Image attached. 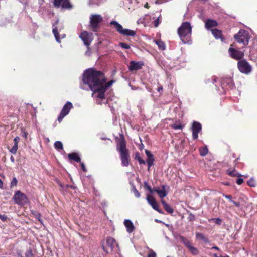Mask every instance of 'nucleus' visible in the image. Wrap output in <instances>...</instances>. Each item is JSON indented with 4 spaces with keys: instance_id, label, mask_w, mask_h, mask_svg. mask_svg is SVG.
Listing matches in <instances>:
<instances>
[{
    "instance_id": "59",
    "label": "nucleus",
    "mask_w": 257,
    "mask_h": 257,
    "mask_svg": "<svg viewBox=\"0 0 257 257\" xmlns=\"http://www.w3.org/2000/svg\"><path fill=\"white\" fill-rule=\"evenodd\" d=\"M59 185L62 188H64L65 187H66V186H64L63 184H62L61 183H59Z\"/></svg>"
},
{
    "instance_id": "35",
    "label": "nucleus",
    "mask_w": 257,
    "mask_h": 257,
    "mask_svg": "<svg viewBox=\"0 0 257 257\" xmlns=\"http://www.w3.org/2000/svg\"><path fill=\"white\" fill-rule=\"evenodd\" d=\"M18 181L16 178L14 177L11 182L10 188H13L14 186H16L17 185Z\"/></svg>"
},
{
    "instance_id": "10",
    "label": "nucleus",
    "mask_w": 257,
    "mask_h": 257,
    "mask_svg": "<svg viewBox=\"0 0 257 257\" xmlns=\"http://www.w3.org/2000/svg\"><path fill=\"white\" fill-rule=\"evenodd\" d=\"M53 5L56 8L61 7L64 9H71L73 7L69 0H53Z\"/></svg>"
},
{
    "instance_id": "21",
    "label": "nucleus",
    "mask_w": 257,
    "mask_h": 257,
    "mask_svg": "<svg viewBox=\"0 0 257 257\" xmlns=\"http://www.w3.org/2000/svg\"><path fill=\"white\" fill-rule=\"evenodd\" d=\"M161 203L163 205L164 209L168 213L171 214L174 212L172 207L168 204L164 200H161Z\"/></svg>"
},
{
    "instance_id": "57",
    "label": "nucleus",
    "mask_w": 257,
    "mask_h": 257,
    "mask_svg": "<svg viewBox=\"0 0 257 257\" xmlns=\"http://www.w3.org/2000/svg\"><path fill=\"white\" fill-rule=\"evenodd\" d=\"M10 159H11V161L13 163H14V162H15V158H14V157L13 156H11Z\"/></svg>"
},
{
    "instance_id": "24",
    "label": "nucleus",
    "mask_w": 257,
    "mask_h": 257,
    "mask_svg": "<svg viewBox=\"0 0 257 257\" xmlns=\"http://www.w3.org/2000/svg\"><path fill=\"white\" fill-rule=\"evenodd\" d=\"M157 193L159 195L161 198L165 197L167 195L165 186H162V189H159L158 191H157Z\"/></svg>"
},
{
    "instance_id": "64",
    "label": "nucleus",
    "mask_w": 257,
    "mask_h": 257,
    "mask_svg": "<svg viewBox=\"0 0 257 257\" xmlns=\"http://www.w3.org/2000/svg\"><path fill=\"white\" fill-rule=\"evenodd\" d=\"M222 257H229V256L228 255H226V256H222Z\"/></svg>"
},
{
    "instance_id": "12",
    "label": "nucleus",
    "mask_w": 257,
    "mask_h": 257,
    "mask_svg": "<svg viewBox=\"0 0 257 257\" xmlns=\"http://www.w3.org/2000/svg\"><path fill=\"white\" fill-rule=\"evenodd\" d=\"M93 34L92 33H89L87 31H83L80 35L79 37L83 41L84 45L87 46L90 45V43L92 41V38Z\"/></svg>"
},
{
    "instance_id": "22",
    "label": "nucleus",
    "mask_w": 257,
    "mask_h": 257,
    "mask_svg": "<svg viewBox=\"0 0 257 257\" xmlns=\"http://www.w3.org/2000/svg\"><path fill=\"white\" fill-rule=\"evenodd\" d=\"M68 157L70 160H73L76 162H80L81 158L76 153H70L68 155Z\"/></svg>"
},
{
    "instance_id": "7",
    "label": "nucleus",
    "mask_w": 257,
    "mask_h": 257,
    "mask_svg": "<svg viewBox=\"0 0 257 257\" xmlns=\"http://www.w3.org/2000/svg\"><path fill=\"white\" fill-rule=\"evenodd\" d=\"M15 204L19 205H24L27 204L28 199L26 195L20 191H17L13 197Z\"/></svg>"
},
{
    "instance_id": "26",
    "label": "nucleus",
    "mask_w": 257,
    "mask_h": 257,
    "mask_svg": "<svg viewBox=\"0 0 257 257\" xmlns=\"http://www.w3.org/2000/svg\"><path fill=\"white\" fill-rule=\"evenodd\" d=\"M188 249L193 255H197L199 253L198 249L192 245Z\"/></svg>"
},
{
    "instance_id": "52",
    "label": "nucleus",
    "mask_w": 257,
    "mask_h": 257,
    "mask_svg": "<svg viewBox=\"0 0 257 257\" xmlns=\"http://www.w3.org/2000/svg\"><path fill=\"white\" fill-rule=\"evenodd\" d=\"M223 196H224L226 198L229 199L230 201V200H232V196L230 195H223Z\"/></svg>"
},
{
    "instance_id": "16",
    "label": "nucleus",
    "mask_w": 257,
    "mask_h": 257,
    "mask_svg": "<svg viewBox=\"0 0 257 257\" xmlns=\"http://www.w3.org/2000/svg\"><path fill=\"white\" fill-rule=\"evenodd\" d=\"M143 65V63L142 62H136L134 61H131L130 63L129 70L131 71L139 70L142 68Z\"/></svg>"
},
{
    "instance_id": "19",
    "label": "nucleus",
    "mask_w": 257,
    "mask_h": 257,
    "mask_svg": "<svg viewBox=\"0 0 257 257\" xmlns=\"http://www.w3.org/2000/svg\"><path fill=\"white\" fill-rule=\"evenodd\" d=\"M59 22V20H57L55 23L53 25V33L54 35V36L55 37L56 40L58 42H60V38H59V35L58 31V29L57 27L55 26L56 24H58Z\"/></svg>"
},
{
    "instance_id": "13",
    "label": "nucleus",
    "mask_w": 257,
    "mask_h": 257,
    "mask_svg": "<svg viewBox=\"0 0 257 257\" xmlns=\"http://www.w3.org/2000/svg\"><path fill=\"white\" fill-rule=\"evenodd\" d=\"M202 127L201 124L197 121H194L192 123V137L194 139H197L198 133L201 130Z\"/></svg>"
},
{
    "instance_id": "44",
    "label": "nucleus",
    "mask_w": 257,
    "mask_h": 257,
    "mask_svg": "<svg viewBox=\"0 0 257 257\" xmlns=\"http://www.w3.org/2000/svg\"><path fill=\"white\" fill-rule=\"evenodd\" d=\"M145 187L151 193H153V190L151 186L148 185L147 183H145Z\"/></svg>"
},
{
    "instance_id": "9",
    "label": "nucleus",
    "mask_w": 257,
    "mask_h": 257,
    "mask_svg": "<svg viewBox=\"0 0 257 257\" xmlns=\"http://www.w3.org/2000/svg\"><path fill=\"white\" fill-rule=\"evenodd\" d=\"M116 247H118V245L115 239L111 237H108L106 239V246H103V249L106 253H109L113 251Z\"/></svg>"
},
{
    "instance_id": "38",
    "label": "nucleus",
    "mask_w": 257,
    "mask_h": 257,
    "mask_svg": "<svg viewBox=\"0 0 257 257\" xmlns=\"http://www.w3.org/2000/svg\"><path fill=\"white\" fill-rule=\"evenodd\" d=\"M247 184L250 187H254L255 186V182L253 179H250L247 181Z\"/></svg>"
},
{
    "instance_id": "37",
    "label": "nucleus",
    "mask_w": 257,
    "mask_h": 257,
    "mask_svg": "<svg viewBox=\"0 0 257 257\" xmlns=\"http://www.w3.org/2000/svg\"><path fill=\"white\" fill-rule=\"evenodd\" d=\"M119 46L122 48L125 49H128L130 48V46L129 45H128L125 43H123V42L119 43Z\"/></svg>"
},
{
    "instance_id": "53",
    "label": "nucleus",
    "mask_w": 257,
    "mask_h": 257,
    "mask_svg": "<svg viewBox=\"0 0 257 257\" xmlns=\"http://www.w3.org/2000/svg\"><path fill=\"white\" fill-rule=\"evenodd\" d=\"M19 141H20V138L18 136L16 137L14 139V142L19 143Z\"/></svg>"
},
{
    "instance_id": "8",
    "label": "nucleus",
    "mask_w": 257,
    "mask_h": 257,
    "mask_svg": "<svg viewBox=\"0 0 257 257\" xmlns=\"http://www.w3.org/2000/svg\"><path fill=\"white\" fill-rule=\"evenodd\" d=\"M237 66L239 70L244 74H248L250 73L252 70L251 65L245 59L238 61Z\"/></svg>"
},
{
    "instance_id": "25",
    "label": "nucleus",
    "mask_w": 257,
    "mask_h": 257,
    "mask_svg": "<svg viewBox=\"0 0 257 257\" xmlns=\"http://www.w3.org/2000/svg\"><path fill=\"white\" fill-rule=\"evenodd\" d=\"M180 239H181V241L183 242V243L184 244V245L187 248H188L191 245V244L190 243L188 239H187L185 238H184V237L181 236L180 237Z\"/></svg>"
},
{
    "instance_id": "60",
    "label": "nucleus",
    "mask_w": 257,
    "mask_h": 257,
    "mask_svg": "<svg viewBox=\"0 0 257 257\" xmlns=\"http://www.w3.org/2000/svg\"><path fill=\"white\" fill-rule=\"evenodd\" d=\"M212 81H213V83H214L215 82H216V78H214V77H213V78H212Z\"/></svg>"
},
{
    "instance_id": "43",
    "label": "nucleus",
    "mask_w": 257,
    "mask_h": 257,
    "mask_svg": "<svg viewBox=\"0 0 257 257\" xmlns=\"http://www.w3.org/2000/svg\"><path fill=\"white\" fill-rule=\"evenodd\" d=\"M26 257H33V254L31 250L29 249L25 253Z\"/></svg>"
},
{
    "instance_id": "29",
    "label": "nucleus",
    "mask_w": 257,
    "mask_h": 257,
    "mask_svg": "<svg viewBox=\"0 0 257 257\" xmlns=\"http://www.w3.org/2000/svg\"><path fill=\"white\" fill-rule=\"evenodd\" d=\"M18 143L14 142V145L12 148L10 150V152L13 154H15L18 150Z\"/></svg>"
},
{
    "instance_id": "36",
    "label": "nucleus",
    "mask_w": 257,
    "mask_h": 257,
    "mask_svg": "<svg viewBox=\"0 0 257 257\" xmlns=\"http://www.w3.org/2000/svg\"><path fill=\"white\" fill-rule=\"evenodd\" d=\"M32 213L33 215L37 218L39 221H41V214L37 212L36 211H32Z\"/></svg>"
},
{
    "instance_id": "62",
    "label": "nucleus",
    "mask_w": 257,
    "mask_h": 257,
    "mask_svg": "<svg viewBox=\"0 0 257 257\" xmlns=\"http://www.w3.org/2000/svg\"><path fill=\"white\" fill-rule=\"evenodd\" d=\"M145 7H146V8H148V3H146V4H145Z\"/></svg>"
},
{
    "instance_id": "15",
    "label": "nucleus",
    "mask_w": 257,
    "mask_h": 257,
    "mask_svg": "<svg viewBox=\"0 0 257 257\" xmlns=\"http://www.w3.org/2000/svg\"><path fill=\"white\" fill-rule=\"evenodd\" d=\"M147 200L148 203L152 206V207L154 210H156L159 213H162V211L158 208L155 199L153 196L150 195H148L147 196Z\"/></svg>"
},
{
    "instance_id": "32",
    "label": "nucleus",
    "mask_w": 257,
    "mask_h": 257,
    "mask_svg": "<svg viewBox=\"0 0 257 257\" xmlns=\"http://www.w3.org/2000/svg\"><path fill=\"white\" fill-rule=\"evenodd\" d=\"M54 147L57 150L63 149V144L60 141H56L54 143Z\"/></svg>"
},
{
    "instance_id": "17",
    "label": "nucleus",
    "mask_w": 257,
    "mask_h": 257,
    "mask_svg": "<svg viewBox=\"0 0 257 257\" xmlns=\"http://www.w3.org/2000/svg\"><path fill=\"white\" fill-rule=\"evenodd\" d=\"M124 225L126 227L127 231L128 233L132 232L135 229V227L133 222L129 219H126L124 220Z\"/></svg>"
},
{
    "instance_id": "2",
    "label": "nucleus",
    "mask_w": 257,
    "mask_h": 257,
    "mask_svg": "<svg viewBox=\"0 0 257 257\" xmlns=\"http://www.w3.org/2000/svg\"><path fill=\"white\" fill-rule=\"evenodd\" d=\"M116 150L119 153L122 165L128 166L129 165L130 154L126 148V143L124 137L120 138L116 143Z\"/></svg>"
},
{
    "instance_id": "30",
    "label": "nucleus",
    "mask_w": 257,
    "mask_h": 257,
    "mask_svg": "<svg viewBox=\"0 0 257 257\" xmlns=\"http://www.w3.org/2000/svg\"><path fill=\"white\" fill-rule=\"evenodd\" d=\"M196 236L197 239H201L205 242H208V239L202 233H197Z\"/></svg>"
},
{
    "instance_id": "18",
    "label": "nucleus",
    "mask_w": 257,
    "mask_h": 257,
    "mask_svg": "<svg viewBox=\"0 0 257 257\" xmlns=\"http://www.w3.org/2000/svg\"><path fill=\"white\" fill-rule=\"evenodd\" d=\"M72 107V104L70 102H67L62 108L61 112L67 115L69 113V111Z\"/></svg>"
},
{
    "instance_id": "51",
    "label": "nucleus",
    "mask_w": 257,
    "mask_h": 257,
    "mask_svg": "<svg viewBox=\"0 0 257 257\" xmlns=\"http://www.w3.org/2000/svg\"><path fill=\"white\" fill-rule=\"evenodd\" d=\"M80 165H81V168L83 170V171L84 172H86L87 171V170L85 168L84 164L83 163H81Z\"/></svg>"
},
{
    "instance_id": "6",
    "label": "nucleus",
    "mask_w": 257,
    "mask_h": 257,
    "mask_svg": "<svg viewBox=\"0 0 257 257\" xmlns=\"http://www.w3.org/2000/svg\"><path fill=\"white\" fill-rule=\"evenodd\" d=\"M234 38L238 43H242L246 46L248 44L250 37L246 31L240 30L238 33L234 35Z\"/></svg>"
},
{
    "instance_id": "46",
    "label": "nucleus",
    "mask_w": 257,
    "mask_h": 257,
    "mask_svg": "<svg viewBox=\"0 0 257 257\" xmlns=\"http://www.w3.org/2000/svg\"><path fill=\"white\" fill-rule=\"evenodd\" d=\"M8 219V217L7 216L5 215V214H3V215H1L0 214V219L3 221H6Z\"/></svg>"
},
{
    "instance_id": "49",
    "label": "nucleus",
    "mask_w": 257,
    "mask_h": 257,
    "mask_svg": "<svg viewBox=\"0 0 257 257\" xmlns=\"http://www.w3.org/2000/svg\"><path fill=\"white\" fill-rule=\"evenodd\" d=\"M230 202L237 207H239L240 205L239 202L234 201L232 200H230Z\"/></svg>"
},
{
    "instance_id": "33",
    "label": "nucleus",
    "mask_w": 257,
    "mask_h": 257,
    "mask_svg": "<svg viewBox=\"0 0 257 257\" xmlns=\"http://www.w3.org/2000/svg\"><path fill=\"white\" fill-rule=\"evenodd\" d=\"M154 161V157H151V158H148V159L147 160V165L148 166V170H149L151 166L153 165Z\"/></svg>"
},
{
    "instance_id": "55",
    "label": "nucleus",
    "mask_w": 257,
    "mask_h": 257,
    "mask_svg": "<svg viewBox=\"0 0 257 257\" xmlns=\"http://www.w3.org/2000/svg\"><path fill=\"white\" fill-rule=\"evenodd\" d=\"M159 189L158 188H154L152 189L153 193V192H156L157 193V191H158Z\"/></svg>"
},
{
    "instance_id": "47",
    "label": "nucleus",
    "mask_w": 257,
    "mask_h": 257,
    "mask_svg": "<svg viewBox=\"0 0 257 257\" xmlns=\"http://www.w3.org/2000/svg\"><path fill=\"white\" fill-rule=\"evenodd\" d=\"M243 179H242L241 178H238L236 180V183L238 185H241L243 183Z\"/></svg>"
},
{
    "instance_id": "27",
    "label": "nucleus",
    "mask_w": 257,
    "mask_h": 257,
    "mask_svg": "<svg viewBox=\"0 0 257 257\" xmlns=\"http://www.w3.org/2000/svg\"><path fill=\"white\" fill-rule=\"evenodd\" d=\"M135 159L138 160L140 164H145L146 162L143 160L139 156V153L137 152L135 155Z\"/></svg>"
},
{
    "instance_id": "28",
    "label": "nucleus",
    "mask_w": 257,
    "mask_h": 257,
    "mask_svg": "<svg viewBox=\"0 0 257 257\" xmlns=\"http://www.w3.org/2000/svg\"><path fill=\"white\" fill-rule=\"evenodd\" d=\"M156 44L158 45L159 48L161 50H164L165 46L163 42L161 40H157L156 41Z\"/></svg>"
},
{
    "instance_id": "3",
    "label": "nucleus",
    "mask_w": 257,
    "mask_h": 257,
    "mask_svg": "<svg viewBox=\"0 0 257 257\" xmlns=\"http://www.w3.org/2000/svg\"><path fill=\"white\" fill-rule=\"evenodd\" d=\"M192 27L188 22H183L178 29V34L183 44H191Z\"/></svg>"
},
{
    "instance_id": "31",
    "label": "nucleus",
    "mask_w": 257,
    "mask_h": 257,
    "mask_svg": "<svg viewBox=\"0 0 257 257\" xmlns=\"http://www.w3.org/2000/svg\"><path fill=\"white\" fill-rule=\"evenodd\" d=\"M208 152V150L206 147H203L200 149V154L202 156H205Z\"/></svg>"
},
{
    "instance_id": "41",
    "label": "nucleus",
    "mask_w": 257,
    "mask_h": 257,
    "mask_svg": "<svg viewBox=\"0 0 257 257\" xmlns=\"http://www.w3.org/2000/svg\"><path fill=\"white\" fill-rule=\"evenodd\" d=\"M66 116L65 114H64V113H62V112H60V115H59L58 117V121L59 122H61V121L62 120L63 118L65 116Z\"/></svg>"
},
{
    "instance_id": "23",
    "label": "nucleus",
    "mask_w": 257,
    "mask_h": 257,
    "mask_svg": "<svg viewBox=\"0 0 257 257\" xmlns=\"http://www.w3.org/2000/svg\"><path fill=\"white\" fill-rule=\"evenodd\" d=\"M212 34L216 39L221 38L222 32L217 29H213L211 30Z\"/></svg>"
},
{
    "instance_id": "34",
    "label": "nucleus",
    "mask_w": 257,
    "mask_h": 257,
    "mask_svg": "<svg viewBox=\"0 0 257 257\" xmlns=\"http://www.w3.org/2000/svg\"><path fill=\"white\" fill-rule=\"evenodd\" d=\"M132 190L134 192L136 197L139 198L140 197V194L139 192L137 190V189L136 188L135 186L134 185H133L132 186Z\"/></svg>"
},
{
    "instance_id": "4",
    "label": "nucleus",
    "mask_w": 257,
    "mask_h": 257,
    "mask_svg": "<svg viewBox=\"0 0 257 257\" xmlns=\"http://www.w3.org/2000/svg\"><path fill=\"white\" fill-rule=\"evenodd\" d=\"M103 21V17L99 14H91L90 16L89 27L93 32H97Z\"/></svg>"
},
{
    "instance_id": "11",
    "label": "nucleus",
    "mask_w": 257,
    "mask_h": 257,
    "mask_svg": "<svg viewBox=\"0 0 257 257\" xmlns=\"http://www.w3.org/2000/svg\"><path fill=\"white\" fill-rule=\"evenodd\" d=\"M230 56L236 60H241V59L244 57V52L236 50L233 48H229L228 50Z\"/></svg>"
},
{
    "instance_id": "58",
    "label": "nucleus",
    "mask_w": 257,
    "mask_h": 257,
    "mask_svg": "<svg viewBox=\"0 0 257 257\" xmlns=\"http://www.w3.org/2000/svg\"><path fill=\"white\" fill-rule=\"evenodd\" d=\"M212 249H215V250H219V248L217 247V246H213L211 248Z\"/></svg>"
},
{
    "instance_id": "63",
    "label": "nucleus",
    "mask_w": 257,
    "mask_h": 257,
    "mask_svg": "<svg viewBox=\"0 0 257 257\" xmlns=\"http://www.w3.org/2000/svg\"><path fill=\"white\" fill-rule=\"evenodd\" d=\"M155 221H156V222H161V221H159V220H157V219H156V220H155Z\"/></svg>"
},
{
    "instance_id": "1",
    "label": "nucleus",
    "mask_w": 257,
    "mask_h": 257,
    "mask_svg": "<svg viewBox=\"0 0 257 257\" xmlns=\"http://www.w3.org/2000/svg\"><path fill=\"white\" fill-rule=\"evenodd\" d=\"M83 82L93 92L92 96L96 97L100 90H104L102 84L104 82V75L101 71L88 69L83 74Z\"/></svg>"
},
{
    "instance_id": "45",
    "label": "nucleus",
    "mask_w": 257,
    "mask_h": 257,
    "mask_svg": "<svg viewBox=\"0 0 257 257\" xmlns=\"http://www.w3.org/2000/svg\"><path fill=\"white\" fill-rule=\"evenodd\" d=\"M145 153L148 158H151V157H153V155L151 153V152L149 151H148L147 150H145Z\"/></svg>"
},
{
    "instance_id": "61",
    "label": "nucleus",
    "mask_w": 257,
    "mask_h": 257,
    "mask_svg": "<svg viewBox=\"0 0 257 257\" xmlns=\"http://www.w3.org/2000/svg\"><path fill=\"white\" fill-rule=\"evenodd\" d=\"M213 256H214V257H222V256H218L217 255V254H213Z\"/></svg>"
},
{
    "instance_id": "48",
    "label": "nucleus",
    "mask_w": 257,
    "mask_h": 257,
    "mask_svg": "<svg viewBox=\"0 0 257 257\" xmlns=\"http://www.w3.org/2000/svg\"><path fill=\"white\" fill-rule=\"evenodd\" d=\"M148 257H156V254L153 251H151V252L148 254Z\"/></svg>"
},
{
    "instance_id": "54",
    "label": "nucleus",
    "mask_w": 257,
    "mask_h": 257,
    "mask_svg": "<svg viewBox=\"0 0 257 257\" xmlns=\"http://www.w3.org/2000/svg\"><path fill=\"white\" fill-rule=\"evenodd\" d=\"M68 188H72V189H74V187H73L72 185H66V189H67Z\"/></svg>"
},
{
    "instance_id": "42",
    "label": "nucleus",
    "mask_w": 257,
    "mask_h": 257,
    "mask_svg": "<svg viewBox=\"0 0 257 257\" xmlns=\"http://www.w3.org/2000/svg\"><path fill=\"white\" fill-rule=\"evenodd\" d=\"M212 220L214 221V222L216 224H218V225H220L221 223L222 222L220 218H213V219H212Z\"/></svg>"
},
{
    "instance_id": "56",
    "label": "nucleus",
    "mask_w": 257,
    "mask_h": 257,
    "mask_svg": "<svg viewBox=\"0 0 257 257\" xmlns=\"http://www.w3.org/2000/svg\"><path fill=\"white\" fill-rule=\"evenodd\" d=\"M157 90L158 92H160L163 90V87L162 86L159 87L157 89Z\"/></svg>"
},
{
    "instance_id": "20",
    "label": "nucleus",
    "mask_w": 257,
    "mask_h": 257,
    "mask_svg": "<svg viewBox=\"0 0 257 257\" xmlns=\"http://www.w3.org/2000/svg\"><path fill=\"white\" fill-rule=\"evenodd\" d=\"M217 22L215 20L208 19L205 23V27L207 29L217 25Z\"/></svg>"
},
{
    "instance_id": "50",
    "label": "nucleus",
    "mask_w": 257,
    "mask_h": 257,
    "mask_svg": "<svg viewBox=\"0 0 257 257\" xmlns=\"http://www.w3.org/2000/svg\"><path fill=\"white\" fill-rule=\"evenodd\" d=\"M154 26L155 27H158L159 24V18H157V19H156L155 21H154Z\"/></svg>"
},
{
    "instance_id": "40",
    "label": "nucleus",
    "mask_w": 257,
    "mask_h": 257,
    "mask_svg": "<svg viewBox=\"0 0 257 257\" xmlns=\"http://www.w3.org/2000/svg\"><path fill=\"white\" fill-rule=\"evenodd\" d=\"M171 127L174 130L181 129L182 128L180 124H173L171 125Z\"/></svg>"
},
{
    "instance_id": "5",
    "label": "nucleus",
    "mask_w": 257,
    "mask_h": 257,
    "mask_svg": "<svg viewBox=\"0 0 257 257\" xmlns=\"http://www.w3.org/2000/svg\"><path fill=\"white\" fill-rule=\"evenodd\" d=\"M110 24L114 25L117 31L122 35L133 37L136 34L135 31L128 29H123L122 26L117 21H112L110 22Z\"/></svg>"
},
{
    "instance_id": "14",
    "label": "nucleus",
    "mask_w": 257,
    "mask_h": 257,
    "mask_svg": "<svg viewBox=\"0 0 257 257\" xmlns=\"http://www.w3.org/2000/svg\"><path fill=\"white\" fill-rule=\"evenodd\" d=\"M106 79L105 77H104V82L103 84H102L103 87L104 88V90H100V92L97 95L96 97L100 98V99H103L104 98V93L106 90V89L110 86L112 83L113 82V81H111L108 82V83H106Z\"/></svg>"
},
{
    "instance_id": "39",
    "label": "nucleus",
    "mask_w": 257,
    "mask_h": 257,
    "mask_svg": "<svg viewBox=\"0 0 257 257\" xmlns=\"http://www.w3.org/2000/svg\"><path fill=\"white\" fill-rule=\"evenodd\" d=\"M228 174L232 176H240L241 175L239 174L235 170L230 171L228 173Z\"/></svg>"
}]
</instances>
